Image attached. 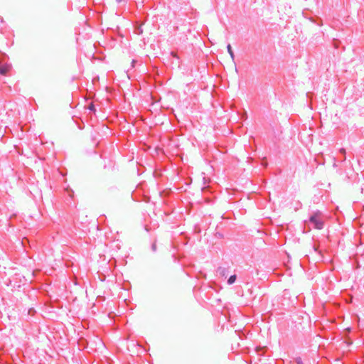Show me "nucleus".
Returning a JSON list of instances; mask_svg holds the SVG:
<instances>
[{"instance_id": "nucleus-1", "label": "nucleus", "mask_w": 364, "mask_h": 364, "mask_svg": "<svg viewBox=\"0 0 364 364\" xmlns=\"http://www.w3.org/2000/svg\"><path fill=\"white\" fill-rule=\"evenodd\" d=\"M321 212L317 210L309 217L310 223L317 230H322L324 227V222L321 218Z\"/></svg>"}, {"instance_id": "nucleus-2", "label": "nucleus", "mask_w": 364, "mask_h": 364, "mask_svg": "<svg viewBox=\"0 0 364 364\" xmlns=\"http://www.w3.org/2000/svg\"><path fill=\"white\" fill-rule=\"evenodd\" d=\"M217 272L222 277H226L228 274V270L225 267H220L217 269Z\"/></svg>"}, {"instance_id": "nucleus-3", "label": "nucleus", "mask_w": 364, "mask_h": 364, "mask_svg": "<svg viewBox=\"0 0 364 364\" xmlns=\"http://www.w3.org/2000/svg\"><path fill=\"white\" fill-rule=\"evenodd\" d=\"M227 50H228V52L230 54L232 60H234V59H235V54H234V52H233V50L232 49V47H231L230 44H228L227 46Z\"/></svg>"}, {"instance_id": "nucleus-4", "label": "nucleus", "mask_w": 364, "mask_h": 364, "mask_svg": "<svg viewBox=\"0 0 364 364\" xmlns=\"http://www.w3.org/2000/svg\"><path fill=\"white\" fill-rule=\"evenodd\" d=\"M236 279H237L236 274L231 275L228 279V284L229 285H231L235 282Z\"/></svg>"}, {"instance_id": "nucleus-5", "label": "nucleus", "mask_w": 364, "mask_h": 364, "mask_svg": "<svg viewBox=\"0 0 364 364\" xmlns=\"http://www.w3.org/2000/svg\"><path fill=\"white\" fill-rule=\"evenodd\" d=\"M9 69L7 67L5 66H1L0 67V74L1 75H6L8 72Z\"/></svg>"}, {"instance_id": "nucleus-6", "label": "nucleus", "mask_w": 364, "mask_h": 364, "mask_svg": "<svg viewBox=\"0 0 364 364\" xmlns=\"http://www.w3.org/2000/svg\"><path fill=\"white\" fill-rule=\"evenodd\" d=\"M295 362L296 364H304L303 360L301 357H297L295 358Z\"/></svg>"}, {"instance_id": "nucleus-7", "label": "nucleus", "mask_w": 364, "mask_h": 364, "mask_svg": "<svg viewBox=\"0 0 364 364\" xmlns=\"http://www.w3.org/2000/svg\"><path fill=\"white\" fill-rule=\"evenodd\" d=\"M171 55L173 58H174L175 59H176V60H179V57H178V55L175 52L172 51V52L171 53Z\"/></svg>"}, {"instance_id": "nucleus-8", "label": "nucleus", "mask_w": 364, "mask_h": 364, "mask_svg": "<svg viewBox=\"0 0 364 364\" xmlns=\"http://www.w3.org/2000/svg\"><path fill=\"white\" fill-rule=\"evenodd\" d=\"M88 109L90 110V111H93L95 112V105L91 103L88 105Z\"/></svg>"}, {"instance_id": "nucleus-9", "label": "nucleus", "mask_w": 364, "mask_h": 364, "mask_svg": "<svg viewBox=\"0 0 364 364\" xmlns=\"http://www.w3.org/2000/svg\"><path fill=\"white\" fill-rule=\"evenodd\" d=\"M151 249L154 252H155L156 250V245L155 243L152 244L151 245Z\"/></svg>"}, {"instance_id": "nucleus-10", "label": "nucleus", "mask_w": 364, "mask_h": 364, "mask_svg": "<svg viewBox=\"0 0 364 364\" xmlns=\"http://www.w3.org/2000/svg\"><path fill=\"white\" fill-rule=\"evenodd\" d=\"M340 152H341V154H343V155H345V154H346V150H345L344 149H340Z\"/></svg>"}, {"instance_id": "nucleus-11", "label": "nucleus", "mask_w": 364, "mask_h": 364, "mask_svg": "<svg viewBox=\"0 0 364 364\" xmlns=\"http://www.w3.org/2000/svg\"><path fill=\"white\" fill-rule=\"evenodd\" d=\"M117 3L126 2L127 0H116Z\"/></svg>"}]
</instances>
